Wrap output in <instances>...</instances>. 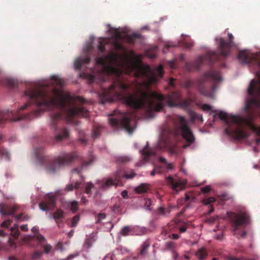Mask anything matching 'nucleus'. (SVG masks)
<instances>
[{
    "instance_id": "f257e3e1",
    "label": "nucleus",
    "mask_w": 260,
    "mask_h": 260,
    "mask_svg": "<svg viewBox=\"0 0 260 260\" xmlns=\"http://www.w3.org/2000/svg\"><path fill=\"white\" fill-rule=\"evenodd\" d=\"M23 95L29 100L23 106L16 110L0 112V124L8 120L16 122L30 119L45 110H50V125L55 131L54 141L59 143L69 136L68 129L62 128V113L68 123L75 124H77V122L74 117H87L89 115L88 110L84 106V99L78 97L75 99L55 87L52 88L51 92L33 88L25 90Z\"/></svg>"
},
{
    "instance_id": "f03ea898",
    "label": "nucleus",
    "mask_w": 260,
    "mask_h": 260,
    "mask_svg": "<svg viewBox=\"0 0 260 260\" xmlns=\"http://www.w3.org/2000/svg\"><path fill=\"white\" fill-rule=\"evenodd\" d=\"M96 62L98 64L105 67V69L108 75H113L117 79L111 84L108 88H103L102 93L103 103L111 102L115 100H118L124 103V101L117 96V94L123 93L119 89V84H123L128 86L126 93H132L131 85L125 83L120 79L121 76L124 72L127 74L133 73L136 78H143L142 85L146 88L149 89L152 84L156 83L158 80V77L161 78L163 76V67L159 65L155 71L151 73V69L149 66H141L134 62H130L127 59L124 58L121 62H118L117 55L111 52L107 54L105 58L99 57L96 58Z\"/></svg>"
},
{
    "instance_id": "7ed1b4c3",
    "label": "nucleus",
    "mask_w": 260,
    "mask_h": 260,
    "mask_svg": "<svg viewBox=\"0 0 260 260\" xmlns=\"http://www.w3.org/2000/svg\"><path fill=\"white\" fill-rule=\"evenodd\" d=\"M119 89L122 92H125L128 86L119 84ZM117 96L124 101V104L134 109H146L148 114L151 116L153 111L159 112L163 109L165 105L164 101H167L170 107H180L188 110L192 103V100L188 98L182 99L180 91L170 92L166 96L154 91H141L140 96L133 93L122 92Z\"/></svg>"
},
{
    "instance_id": "20e7f679",
    "label": "nucleus",
    "mask_w": 260,
    "mask_h": 260,
    "mask_svg": "<svg viewBox=\"0 0 260 260\" xmlns=\"http://www.w3.org/2000/svg\"><path fill=\"white\" fill-rule=\"evenodd\" d=\"M35 155L40 165L45 166L46 171L50 174H54L61 167L73 162L79 157L77 152H72L64 153L54 159H51L46 154L45 151L42 147H39L35 149Z\"/></svg>"
},
{
    "instance_id": "39448f33",
    "label": "nucleus",
    "mask_w": 260,
    "mask_h": 260,
    "mask_svg": "<svg viewBox=\"0 0 260 260\" xmlns=\"http://www.w3.org/2000/svg\"><path fill=\"white\" fill-rule=\"evenodd\" d=\"M221 81V77L219 71H210L204 74L196 82L186 80L183 86L187 89L192 86L197 87L201 94L212 97L217 88V84Z\"/></svg>"
},
{
    "instance_id": "423d86ee",
    "label": "nucleus",
    "mask_w": 260,
    "mask_h": 260,
    "mask_svg": "<svg viewBox=\"0 0 260 260\" xmlns=\"http://www.w3.org/2000/svg\"><path fill=\"white\" fill-rule=\"evenodd\" d=\"M229 41H227L221 38L219 39V48L220 54L215 51H209L205 55L199 57L194 63V66L198 69L203 63L211 64L218 61L222 56L226 57L229 53L230 49L234 46V38L232 34H228Z\"/></svg>"
},
{
    "instance_id": "0eeeda50",
    "label": "nucleus",
    "mask_w": 260,
    "mask_h": 260,
    "mask_svg": "<svg viewBox=\"0 0 260 260\" xmlns=\"http://www.w3.org/2000/svg\"><path fill=\"white\" fill-rule=\"evenodd\" d=\"M233 228L234 235L238 239L244 238L246 235L245 231H240L249 223V216L246 213H228Z\"/></svg>"
},
{
    "instance_id": "6e6552de",
    "label": "nucleus",
    "mask_w": 260,
    "mask_h": 260,
    "mask_svg": "<svg viewBox=\"0 0 260 260\" xmlns=\"http://www.w3.org/2000/svg\"><path fill=\"white\" fill-rule=\"evenodd\" d=\"M174 122L177 129L180 132L182 137L187 143L183 146V148H186L194 142V136L184 117L177 116L174 120Z\"/></svg>"
},
{
    "instance_id": "1a4fd4ad",
    "label": "nucleus",
    "mask_w": 260,
    "mask_h": 260,
    "mask_svg": "<svg viewBox=\"0 0 260 260\" xmlns=\"http://www.w3.org/2000/svg\"><path fill=\"white\" fill-rule=\"evenodd\" d=\"M119 114L118 118H110L109 121L112 127L116 128H122L125 129L129 134H132L134 128L130 125L131 119L126 113H120L118 110H115L113 115Z\"/></svg>"
},
{
    "instance_id": "9d476101",
    "label": "nucleus",
    "mask_w": 260,
    "mask_h": 260,
    "mask_svg": "<svg viewBox=\"0 0 260 260\" xmlns=\"http://www.w3.org/2000/svg\"><path fill=\"white\" fill-rule=\"evenodd\" d=\"M123 175L122 171L120 170H118L115 173L114 179L110 178L98 181L97 182L98 187L100 189L106 190L112 186H117L118 184V182L122 178H123Z\"/></svg>"
},
{
    "instance_id": "9b49d317",
    "label": "nucleus",
    "mask_w": 260,
    "mask_h": 260,
    "mask_svg": "<svg viewBox=\"0 0 260 260\" xmlns=\"http://www.w3.org/2000/svg\"><path fill=\"white\" fill-rule=\"evenodd\" d=\"M39 208L43 211L53 210L55 208V197L53 194H46L43 201L39 204Z\"/></svg>"
},
{
    "instance_id": "f8f14e48",
    "label": "nucleus",
    "mask_w": 260,
    "mask_h": 260,
    "mask_svg": "<svg viewBox=\"0 0 260 260\" xmlns=\"http://www.w3.org/2000/svg\"><path fill=\"white\" fill-rule=\"evenodd\" d=\"M165 178L167 184L174 190L176 191L182 190L186 183V180H181L179 178L175 179L171 176H169Z\"/></svg>"
},
{
    "instance_id": "ddd939ff",
    "label": "nucleus",
    "mask_w": 260,
    "mask_h": 260,
    "mask_svg": "<svg viewBox=\"0 0 260 260\" xmlns=\"http://www.w3.org/2000/svg\"><path fill=\"white\" fill-rule=\"evenodd\" d=\"M90 60V58L88 55L84 58L79 57L74 61V68L76 70H80L82 64L88 63Z\"/></svg>"
},
{
    "instance_id": "4468645a",
    "label": "nucleus",
    "mask_w": 260,
    "mask_h": 260,
    "mask_svg": "<svg viewBox=\"0 0 260 260\" xmlns=\"http://www.w3.org/2000/svg\"><path fill=\"white\" fill-rule=\"evenodd\" d=\"M145 161H147L149 156L155 154V152L149 148L148 145H146L144 149L140 151Z\"/></svg>"
},
{
    "instance_id": "2eb2a0df",
    "label": "nucleus",
    "mask_w": 260,
    "mask_h": 260,
    "mask_svg": "<svg viewBox=\"0 0 260 260\" xmlns=\"http://www.w3.org/2000/svg\"><path fill=\"white\" fill-rule=\"evenodd\" d=\"M149 186L148 184L141 183L135 188V191L140 194L146 193L148 190Z\"/></svg>"
},
{
    "instance_id": "dca6fc26",
    "label": "nucleus",
    "mask_w": 260,
    "mask_h": 260,
    "mask_svg": "<svg viewBox=\"0 0 260 260\" xmlns=\"http://www.w3.org/2000/svg\"><path fill=\"white\" fill-rule=\"evenodd\" d=\"M89 157L88 160H85L83 161L81 166V170H83L87 168L88 166L91 165L95 160V158L91 153H89Z\"/></svg>"
},
{
    "instance_id": "f3484780",
    "label": "nucleus",
    "mask_w": 260,
    "mask_h": 260,
    "mask_svg": "<svg viewBox=\"0 0 260 260\" xmlns=\"http://www.w3.org/2000/svg\"><path fill=\"white\" fill-rule=\"evenodd\" d=\"M53 218L55 219L58 227H60L58 220L60 219L63 218V212L60 209L57 210L53 215Z\"/></svg>"
},
{
    "instance_id": "a211bd4d",
    "label": "nucleus",
    "mask_w": 260,
    "mask_h": 260,
    "mask_svg": "<svg viewBox=\"0 0 260 260\" xmlns=\"http://www.w3.org/2000/svg\"><path fill=\"white\" fill-rule=\"evenodd\" d=\"M159 161L164 165L163 167L166 168L168 171L172 170L174 169L173 163H168L167 160L164 157H159L158 158Z\"/></svg>"
},
{
    "instance_id": "6ab92c4d",
    "label": "nucleus",
    "mask_w": 260,
    "mask_h": 260,
    "mask_svg": "<svg viewBox=\"0 0 260 260\" xmlns=\"http://www.w3.org/2000/svg\"><path fill=\"white\" fill-rule=\"evenodd\" d=\"M52 83L59 86H62L64 84V80L58 76L53 75L51 77Z\"/></svg>"
},
{
    "instance_id": "aec40b11",
    "label": "nucleus",
    "mask_w": 260,
    "mask_h": 260,
    "mask_svg": "<svg viewBox=\"0 0 260 260\" xmlns=\"http://www.w3.org/2000/svg\"><path fill=\"white\" fill-rule=\"evenodd\" d=\"M141 36L138 33H133L126 36V39L129 43H134L136 39H140Z\"/></svg>"
},
{
    "instance_id": "412c9836",
    "label": "nucleus",
    "mask_w": 260,
    "mask_h": 260,
    "mask_svg": "<svg viewBox=\"0 0 260 260\" xmlns=\"http://www.w3.org/2000/svg\"><path fill=\"white\" fill-rule=\"evenodd\" d=\"M196 255L201 260L204 259L207 255V252L204 248H201L196 253Z\"/></svg>"
},
{
    "instance_id": "4be33fe9",
    "label": "nucleus",
    "mask_w": 260,
    "mask_h": 260,
    "mask_svg": "<svg viewBox=\"0 0 260 260\" xmlns=\"http://www.w3.org/2000/svg\"><path fill=\"white\" fill-rule=\"evenodd\" d=\"M94 241V240L93 239V236L90 235L86 239L83 244L84 248L88 249L91 247L92 243Z\"/></svg>"
},
{
    "instance_id": "5701e85b",
    "label": "nucleus",
    "mask_w": 260,
    "mask_h": 260,
    "mask_svg": "<svg viewBox=\"0 0 260 260\" xmlns=\"http://www.w3.org/2000/svg\"><path fill=\"white\" fill-rule=\"evenodd\" d=\"M99 51L100 53H103L105 52V45L107 44V41L105 39H103L99 42Z\"/></svg>"
},
{
    "instance_id": "b1692460",
    "label": "nucleus",
    "mask_w": 260,
    "mask_h": 260,
    "mask_svg": "<svg viewBox=\"0 0 260 260\" xmlns=\"http://www.w3.org/2000/svg\"><path fill=\"white\" fill-rule=\"evenodd\" d=\"M150 246V243L148 241H145L142 245L141 249L140 251V254L142 255H144L147 253V250Z\"/></svg>"
},
{
    "instance_id": "393cba45",
    "label": "nucleus",
    "mask_w": 260,
    "mask_h": 260,
    "mask_svg": "<svg viewBox=\"0 0 260 260\" xmlns=\"http://www.w3.org/2000/svg\"><path fill=\"white\" fill-rule=\"evenodd\" d=\"M167 146V140L163 138L162 137L160 138L158 141V142L157 144V148L158 149L162 150Z\"/></svg>"
},
{
    "instance_id": "a878e982",
    "label": "nucleus",
    "mask_w": 260,
    "mask_h": 260,
    "mask_svg": "<svg viewBox=\"0 0 260 260\" xmlns=\"http://www.w3.org/2000/svg\"><path fill=\"white\" fill-rule=\"evenodd\" d=\"M9 210V207L4 204H0V213L3 215H8V211Z\"/></svg>"
},
{
    "instance_id": "bb28decb",
    "label": "nucleus",
    "mask_w": 260,
    "mask_h": 260,
    "mask_svg": "<svg viewBox=\"0 0 260 260\" xmlns=\"http://www.w3.org/2000/svg\"><path fill=\"white\" fill-rule=\"evenodd\" d=\"M224 260H257L256 258H244L243 257H238L236 256L229 255L225 256Z\"/></svg>"
},
{
    "instance_id": "cd10ccee",
    "label": "nucleus",
    "mask_w": 260,
    "mask_h": 260,
    "mask_svg": "<svg viewBox=\"0 0 260 260\" xmlns=\"http://www.w3.org/2000/svg\"><path fill=\"white\" fill-rule=\"evenodd\" d=\"M132 231H133L132 228L128 226H126L123 227L122 229V230L120 232V233L122 236H126L128 235L129 233H131Z\"/></svg>"
},
{
    "instance_id": "c85d7f7f",
    "label": "nucleus",
    "mask_w": 260,
    "mask_h": 260,
    "mask_svg": "<svg viewBox=\"0 0 260 260\" xmlns=\"http://www.w3.org/2000/svg\"><path fill=\"white\" fill-rule=\"evenodd\" d=\"M11 235L15 238H17L19 235V231L18 229V226L15 225L14 227H12L11 229Z\"/></svg>"
},
{
    "instance_id": "c756f323",
    "label": "nucleus",
    "mask_w": 260,
    "mask_h": 260,
    "mask_svg": "<svg viewBox=\"0 0 260 260\" xmlns=\"http://www.w3.org/2000/svg\"><path fill=\"white\" fill-rule=\"evenodd\" d=\"M35 238L38 241L39 244L43 246V244L46 242V239L45 237L41 234H38L35 236Z\"/></svg>"
},
{
    "instance_id": "7c9ffc66",
    "label": "nucleus",
    "mask_w": 260,
    "mask_h": 260,
    "mask_svg": "<svg viewBox=\"0 0 260 260\" xmlns=\"http://www.w3.org/2000/svg\"><path fill=\"white\" fill-rule=\"evenodd\" d=\"M83 186L85 187V192L87 194H90L91 189L93 187V184L91 183L88 182L86 184L84 183Z\"/></svg>"
},
{
    "instance_id": "2f4dec72",
    "label": "nucleus",
    "mask_w": 260,
    "mask_h": 260,
    "mask_svg": "<svg viewBox=\"0 0 260 260\" xmlns=\"http://www.w3.org/2000/svg\"><path fill=\"white\" fill-rule=\"evenodd\" d=\"M43 252L40 251H36L31 254V259L33 260H36L39 259L42 256Z\"/></svg>"
},
{
    "instance_id": "473e14b6",
    "label": "nucleus",
    "mask_w": 260,
    "mask_h": 260,
    "mask_svg": "<svg viewBox=\"0 0 260 260\" xmlns=\"http://www.w3.org/2000/svg\"><path fill=\"white\" fill-rule=\"evenodd\" d=\"M79 139L81 144H86L87 143V140L85 138L84 132L81 131L79 132Z\"/></svg>"
},
{
    "instance_id": "72a5a7b5",
    "label": "nucleus",
    "mask_w": 260,
    "mask_h": 260,
    "mask_svg": "<svg viewBox=\"0 0 260 260\" xmlns=\"http://www.w3.org/2000/svg\"><path fill=\"white\" fill-rule=\"evenodd\" d=\"M131 158L127 156H122L119 157L117 158V161L119 163H125V162L131 161Z\"/></svg>"
},
{
    "instance_id": "f704fd0d",
    "label": "nucleus",
    "mask_w": 260,
    "mask_h": 260,
    "mask_svg": "<svg viewBox=\"0 0 260 260\" xmlns=\"http://www.w3.org/2000/svg\"><path fill=\"white\" fill-rule=\"evenodd\" d=\"M175 243L173 242H168L166 243L165 248L167 250H173L175 248Z\"/></svg>"
},
{
    "instance_id": "c9c22d12",
    "label": "nucleus",
    "mask_w": 260,
    "mask_h": 260,
    "mask_svg": "<svg viewBox=\"0 0 260 260\" xmlns=\"http://www.w3.org/2000/svg\"><path fill=\"white\" fill-rule=\"evenodd\" d=\"M6 82L7 85L11 87H15L17 84V81L13 79H7Z\"/></svg>"
},
{
    "instance_id": "e433bc0d",
    "label": "nucleus",
    "mask_w": 260,
    "mask_h": 260,
    "mask_svg": "<svg viewBox=\"0 0 260 260\" xmlns=\"http://www.w3.org/2000/svg\"><path fill=\"white\" fill-rule=\"evenodd\" d=\"M109 31L115 37H116V38L120 37V32L117 29L110 27Z\"/></svg>"
},
{
    "instance_id": "4c0bfd02",
    "label": "nucleus",
    "mask_w": 260,
    "mask_h": 260,
    "mask_svg": "<svg viewBox=\"0 0 260 260\" xmlns=\"http://www.w3.org/2000/svg\"><path fill=\"white\" fill-rule=\"evenodd\" d=\"M80 219V216L79 215H77L75 216L72 221L71 227H75L77 226Z\"/></svg>"
},
{
    "instance_id": "58836bf2",
    "label": "nucleus",
    "mask_w": 260,
    "mask_h": 260,
    "mask_svg": "<svg viewBox=\"0 0 260 260\" xmlns=\"http://www.w3.org/2000/svg\"><path fill=\"white\" fill-rule=\"evenodd\" d=\"M101 133L99 128L93 129L92 133V137L95 139L100 136Z\"/></svg>"
},
{
    "instance_id": "ea45409f",
    "label": "nucleus",
    "mask_w": 260,
    "mask_h": 260,
    "mask_svg": "<svg viewBox=\"0 0 260 260\" xmlns=\"http://www.w3.org/2000/svg\"><path fill=\"white\" fill-rule=\"evenodd\" d=\"M78 208V203L77 202L74 201L71 203V209L73 212H75Z\"/></svg>"
},
{
    "instance_id": "a19ab883",
    "label": "nucleus",
    "mask_w": 260,
    "mask_h": 260,
    "mask_svg": "<svg viewBox=\"0 0 260 260\" xmlns=\"http://www.w3.org/2000/svg\"><path fill=\"white\" fill-rule=\"evenodd\" d=\"M215 201V199L214 197H210L208 199H205L203 200V203L205 205H209L212 203H213Z\"/></svg>"
},
{
    "instance_id": "79ce46f5",
    "label": "nucleus",
    "mask_w": 260,
    "mask_h": 260,
    "mask_svg": "<svg viewBox=\"0 0 260 260\" xmlns=\"http://www.w3.org/2000/svg\"><path fill=\"white\" fill-rule=\"evenodd\" d=\"M187 110L189 111V114L191 120H194L199 118V116L197 115V114L194 112L190 110V108Z\"/></svg>"
},
{
    "instance_id": "37998d69",
    "label": "nucleus",
    "mask_w": 260,
    "mask_h": 260,
    "mask_svg": "<svg viewBox=\"0 0 260 260\" xmlns=\"http://www.w3.org/2000/svg\"><path fill=\"white\" fill-rule=\"evenodd\" d=\"M18 207L17 205H14L12 207L9 208V210L8 211V215H14V214L18 210Z\"/></svg>"
},
{
    "instance_id": "c03bdc74",
    "label": "nucleus",
    "mask_w": 260,
    "mask_h": 260,
    "mask_svg": "<svg viewBox=\"0 0 260 260\" xmlns=\"http://www.w3.org/2000/svg\"><path fill=\"white\" fill-rule=\"evenodd\" d=\"M144 206L145 207L148 209V210H150L151 209H150V206L152 204V202L150 200V199H145L144 200Z\"/></svg>"
},
{
    "instance_id": "a18cd8bd",
    "label": "nucleus",
    "mask_w": 260,
    "mask_h": 260,
    "mask_svg": "<svg viewBox=\"0 0 260 260\" xmlns=\"http://www.w3.org/2000/svg\"><path fill=\"white\" fill-rule=\"evenodd\" d=\"M15 218L17 220L20 221H22L24 220H27L28 219V217L26 216H23V214L22 213L19 215H15Z\"/></svg>"
},
{
    "instance_id": "49530a36",
    "label": "nucleus",
    "mask_w": 260,
    "mask_h": 260,
    "mask_svg": "<svg viewBox=\"0 0 260 260\" xmlns=\"http://www.w3.org/2000/svg\"><path fill=\"white\" fill-rule=\"evenodd\" d=\"M184 46L186 48H190L193 46V42L192 41H190L189 42H187V40H185L184 41Z\"/></svg>"
},
{
    "instance_id": "de8ad7c7",
    "label": "nucleus",
    "mask_w": 260,
    "mask_h": 260,
    "mask_svg": "<svg viewBox=\"0 0 260 260\" xmlns=\"http://www.w3.org/2000/svg\"><path fill=\"white\" fill-rule=\"evenodd\" d=\"M136 176V174L133 172L132 171L130 173H125L123 175V178H126V179H132Z\"/></svg>"
},
{
    "instance_id": "09e8293b",
    "label": "nucleus",
    "mask_w": 260,
    "mask_h": 260,
    "mask_svg": "<svg viewBox=\"0 0 260 260\" xmlns=\"http://www.w3.org/2000/svg\"><path fill=\"white\" fill-rule=\"evenodd\" d=\"M12 222V220L8 219L7 220H5V221H4L3 222H2L1 225H2V226L4 227V228H8L9 226L11 224Z\"/></svg>"
},
{
    "instance_id": "8fccbe9b",
    "label": "nucleus",
    "mask_w": 260,
    "mask_h": 260,
    "mask_svg": "<svg viewBox=\"0 0 260 260\" xmlns=\"http://www.w3.org/2000/svg\"><path fill=\"white\" fill-rule=\"evenodd\" d=\"M114 45L117 50H122L123 49L122 45L117 41L114 42Z\"/></svg>"
},
{
    "instance_id": "3c124183",
    "label": "nucleus",
    "mask_w": 260,
    "mask_h": 260,
    "mask_svg": "<svg viewBox=\"0 0 260 260\" xmlns=\"http://www.w3.org/2000/svg\"><path fill=\"white\" fill-rule=\"evenodd\" d=\"M44 252L46 254H48L51 250L52 247L50 244H45L44 246Z\"/></svg>"
},
{
    "instance_id": "603ef678",
    "label": "nucleus",
    "mask_w": 260,
    "mask_h": 260,
    "mask_svg": "<svg viewBox=\"0 0 260 260\" xmlns=\"http://www.w3.org/2000/svg\"><path fill=\"white\" fill-rule=\"evenodd\" d=\"M74 189V184L73 183H70L69 184L67 185L64 188V190L66 191H73Z\"/></svg>"
},
{
    "instance_id": "864d4df0",
    "label": "nucleus",
    "mask_w": 260,
    "mask_h": 260,
    "mask_svg": "<svg viewBox=\"0 0 260 260\" xmlns=\"http://www.w3.org/2000/svg\"><path fill=\"white\" fill-rule=\"evenodd\" d=\"M84 183L81 182H76L74 185V188L78 189L81 188V186H83Z\"/></svg>"
},
{
    "instance_id": "5fc2aeb1",
    "label": "nucleus",
    "mask_w": 260,
    "mask_h": 260,
    "mask_svg": "<svg viewBox=\"0 0 260 260\" xmlns=\"http://www.w3.org/2000/svg\"><path fill=\"white\" fill-rule=\"evenodd\" d=\"M187 224L186 223H184V225L181 227L179 228V230L180 233H184L186 232L187 229Z\"/></svg>"
},
{
    "instance_id": "6e6d98bb",
    "label": "nucleus",
    "mask_w": 260,
    "mask_h": 260,
    "mask_svg": "<svg viewBox=\"0 0 260 260\" xmlns=\"http://www.w3.org/2000/svg\"><path fill=\"white\" fill-rule=\"evenodd\" d=\"M106 215L104 213H100L98 216V222H100L102 220L106 218Z\"/></svg>"
},
{
    "instance_id": "4d7b16f0",
    "label": "nucleus",
    "mask_w": 260,
    "mask_h": 260,
    "mask_svg": "<svg viewBox=\"0 0 260 260\" xmlns=\"http://www.w3.org/2000/svg\"><path fill=\"white\" fill-rule=\"evenodd\" d=\"M201 190L203 193H208L211 190V187L209 186H206L201 188Z\"/></svg>"
},
{
    "instance_id": "13d9d810",
    "label": "nucleus",
    "mask_w": 260,
    "mask_h": 260,
    "mask_svg": "<svg viewBox=\"0 0 260 260\" xmlns=\"http://www.w3.org/2000/svg\"><path fill=\"white\" fill-rule=\"evenodd\" d=\"M165 209L163 207H159L157 209V213L159 215H165L166 214L165 213Z\"/></svg>"
},
{
    "instance_id": "bf43d9fd",
    "label": "nucleus",
    "mask_w": 260,
    "mask_h": 260,
    "mask_svg": "<svg viewBox=\"0 0 260 260\" xmlns=\"http://www.w3.org/2000/svg\"><path fill=\"white\" fill-rule=\"evenodd\" d=\"M202 108L204 111H209L211 110V107L208 104H205L203 105Z\"/></svg>"
},
{
    "instance_id": "052dcab7",
    "label": "nucleus",
    "mask_w": 260,
    "mask_h": 260,
    "mask_svg": "<svg viewBox=\"0 0 260 260\" xmlns=\"http://www.w3.org/2000/svg\"><path fill=\"white\" fill-rule=\"evenodd\" d=\"M163 168L161 166H157L154 168L155 170H156V174H161L162 173V169Z\"/></svg>"
},
{
    "instance_id": "680f3d73",
    "label": "nucleus",
    "mask_w": 260,
    "mask_h": 260,
    "mask_svg": "<svg viewBox=\"0 0 260 260\" xmlns=\"http://www.w3.org/2000/svg\"><path fill=\"white\" fill-rule=\"evenodd\" d=\"M169 237L174 240L178 239L179 237V235L177 234H172L169 236Z\"/></svg>"
},
{
    "instance_id": "e2e57ef3",
    "label": "nucleus",
    "mask_w": 260,
    "mask_h": 260,
    "mask_svg": "<svg viewBox=\"0 0 260 260\" xmlns=\"http://www.w3.org/2000/svg\"><path fill=\"white\" fill-rule=\"evenodd\" d=\"M122 197L123 198H128V192L126 190H124L123 191H122L121 192V193Z\"/></svg>"
},
{
    "instance_id": "0e129e2a",
    "label": "nucleus",
    "mask_w": 260,
    "mask_h": 260,
    "mask_svg": "<svg viewBox=\"0 0 260 260\" xmlns=\"http://www.w3.org/2000/svg\"><path fill=\"white\" fill-rule=\"evenodd\" d=\"M169 84L170 86H172L173 87H174L175 86V83H174V78H170Z\"/></svg>"
},
{
    "instance_id": "69168bd1",
    "label": "nucleus",
    "mask_w": 260,
    "mask_h": 260,
    "mask_svg": "<svg viewBox=\"0 0 260 260\" xmlns=\"http://www.w3.org/2000/svg\"><path fill=\"white\" fill-rule=\"evenodd\" d=\"M20 228L23 231H27L28 230L27 225L23 224L20 226Z\"/></svg>"
},
{
    "instance_id": "338daca9",
    "label": "nucleus",
    "mask_w": 260,
    "mask_h": 260,
    "mask_svg": "<svg viewBox=\"0 0 260 260\" xmlns=\"http://www.w3.org/2000/svg\"><path fill=\"white\" fill-rule=\"evenodd\" d=\"M174 46H175V45H174L166 44V45H165V49H164V52H165V50H166V49H169L170 48H171V47H174Z\"/></svg>"
},
{
    "instance_id": "774afa93",
    "label": "nucleus",
    "mask_w": 260,
    "mask_h": 260,
    "mask_svg": "<svg viewBox=\"0 0 260 260\" xmlns=\"http://www.w3.org/2000/svg\"><path fill=\"white\" fill-rule=\"evenodd\" d=\"M80 172V169H78V168H76V169H74L73 171H72V173H77V174H79Z\"/></svg>"
}]
</instances>
